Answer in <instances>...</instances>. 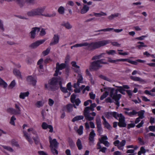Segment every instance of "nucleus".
Wrapping results in <instances>:
<instances>
[{
	"instance_id": "1",
	"label": "nucleus",
	"mask_w": 155,
	"mask_h": 155,
	"mask_svg": "<svg viewBox=\"0 0 155 155\" xmlns=\"http://www.w3.org/2000/svg\"><path fill=\"white\" fill-rule=\"evenodd\" d=\"M107 41L105 40L101 41L96 42H93L88 43L85 42L82 43L75 44L76 48L87 46V49L89 50H94L103 46L106 45Z\"/></svg>"
},
{
	"instance_id": "2",
	"label": "nucleus",
	"mask_w": 155,
	"mask_h": 155,
	"mask_svg": "<svg viewBox=\"0 0 155 155\" xmlns=\"http://www.w3.org/2000/svg\"><path fill=\"white\" fill-rule=\"evenodd\" d=\"M110 94V97L115 101V104L117 105L116 108L117 109L120 106L119 101L121 97V95L118 94L117 91H115L114 88L107 87V96Z\"/></svg>"
},
{
	"instance_id": "3",
	"label": "nucleus",
	"mask_w": 155,
	"mask_h": 155,
	"mask_svg": "<svg viewBox=\"0 0 155 155\" xmlns=\"http://www.w3.org/2000/svg\"><path fill=\"white\" fill-rule=\"evenodd\" d=\"M60 81H61L62 82L63 81V78L59 77L53 78L49 81L48 85L47 84H45V87L49 90L54 91L56 89V85L57 83H58L59 84Z\"/></svg>"
},
{
	"instance_id": "4",
	"label": "nucleus",
	"mask_w": 155,
	"mask_h": 155,
	"mask_svg": "<svg viewBox=\"0 0 155 155\" xmlns=\"http://www.w3.org/2000/svg\"><path fill=\"white\" fill-rule=\"evenodd\" d=\"M110 115L113 116L116 119L118 120L119 118V122L118 125L120 127H125L126 126V124L125 122V118L122 114H120L117 112H114L110 113Z\"/></svg>"
},
{
	"instance_id": "5",
	"label": "nucleus",
	"mask_w": 155,
	"mask_h": 155,
	"mask_svg": "<svg viewBox=\"0 0 155 155\" xmlns=\"http://www.w3.org/2000/svg\"><path fill=\"white\" fill-rule=\"evenodd\" d=\"M45 8V7H38L29 11L27 12V14L30 17L41 16L42 15Z\"/></svg>"
},
{
	"instance_id": "6",
	"label": "nucleus",
	"mask_w": 155,
	"mask_h": 155,
	"mask_svg": "<svg viewBox=\"0 0 155 155\" xmlns=\"http://www.w3.org/2000/svg\"><path fill=\"white\" fill-rule=\"evenodd\" d=\"M109 61L111 63H114L115 64H117V62L118 61H127L128 62L133 64H134L135 65H137L138 64L137 62L141 63H144L145 61L144 60H142L141 59H138L136 60V61H131L128 59H117L116 60H112L111 59H110Z\"/></svg>"
},
{
	"instance_id": "7",
	"label": "nucleus",
	"mask_w": 155,
	"mask_h": 155,
	"mask_svg": "<svg viewBox=\"0 0 155 155\" xmlns=\"http://www.w3.org/2000/svg\"><path fill=\"white\" fill-rule=\"evenodd\" d=\"M145 112V111L143 110H141L140 111L137 112L135 110H133L132 111L130 112H128L127 111H124V113L126 115L132 117L133 116L138 114V116H139L138 117L140 118L141 119H143L144 117V114Z\"/></svg>"
},
{
	"instance_id": "8",
	"label": "nucleus",
	"mask_w": 155,
	"mask_h": 155,
	"mask_svg": "<svg viewBox=\"0 0 155 155\" xmlns=\"http://www.w3.org/2000/svg\"><path fill=\"white\" fill-rule=\"evenodd\" d=\"M15 109L10 107L7 109V111L8 113L15 115L20 114L21 113L20 104L19 103L15 104Z\"/></svg>"
},
{
	"instance_id": "9",
	"label": "nucleus",
	"mask_w": 155,
	"mask_h": 155,
	"mask_svg": "<svg viewBox=\"0 0 155 155\" xmlns=\"http://www.w3.org/2000/svg\"><path fill=\"white\" fill-rule=\"evenodd\" d=\"M106 62L103 61V59H101L97 61H94L91 64V68L94 70H97L102 66V64H106Z\"/></svg>"
},
{
	"instance_id": "10",
	"label": "nucleus",
	"mask_w": 155,
	"mask_h": 155,
	"mask_svg": "<svg viewBox=\"0 0 155 155\" xmlns=\"http://www.w3.org/2000/svg\"><path fill=\"white\" fill-rule=\"evenodd\" d=\"M83 78L82 75L79 74L78 76L77 81L76 83H74L73 85V87L75 89L74 90V92L75 93H79L80 92V88H78L81 83H83Z\"/></svg>"
},
{
	"instance_id": "11",
	"label": "nucleus",
	"mask_w": 155,
	"mask_h": 155,
	"mask_svg": "<svg viewBox=\"0 0 155 155\" xmlns=\"http://www.w3.org/2000/svg\"><path fill=\"white\" fill-rule=\"evenodd\" d=\"M66 66V65L64 63H61L60 64L58 62H57L56 64V70L55 71V73L54 74V76H57L58 74L61 75V72L59 71V70H62L64 69Z\"/></svg>"
},
{
	"instance_id": "12",
	"label": "nucleus",
	"mask_w": 155,
	"mask_h": 155,
	"mask_svg": "<svg viewBox=\"0 0 155 155\" xmlns=\"http://www.w3.org/2000/svg\"><path fill=\"white\" fill-rule=\"evenodd\" d=\"M88 107H85L84 110V115L85 119L87 120L91 121L94 120V117H91L90 114V111H88Z\"/></svg>"
},
{
	"instance_id": "13",
	"label": "nucleus",
	"mask_w": 155,
	"mask_h": 155,
	"mask_svg": "<svg viewBox=\"0 0 155 155\" xmlns=\"http://www.w3.org/2000/svg\"><path fill=\"white\" fill-rule=\"evenodd\" d=\"M49 140L50 143V147L57 148L59 143L56 141L55 139L52 140L51 137L50 136L49 137Z\"/></svg>"
},
{
	"instance_id": "14",
	"label": "nucleus",
	"mask_w": 155,
	"mask_h": 155,
	"mask_svg": "<svg viewBox=\"0 0 155 155\" xmlns=\"http://www.w3.org/2000/svg\"><path fill=\"white\" fill-rule=\"evenodd\" d=\"M45 41V39L41 40L32 43L29 47L32 48H35L40 45L43 44Z\"/></svg>"
},
{
	"instance_id": "15",
	"label": "nucleus",
	"mask_w": 155,
	"mask_h": 155,
	"mask_svg": "<svg viewBox=\"0 0 155 155\" xmlns=\"http://www.w3.org/2000/svg\"><path fill=\"white\" fill-rule=\"evenodd\" d=\"M95 135L96 134L94 133V130L92 129L91 132L90 133L89 137V143L90 145H94V137Z\"/></svg>"
},
{
	"instance_id": "16",
	"label": "nucleus",
	"mask_w": 155,
	"mask_h": 155,
	"mask_svg": "<svg viewBox=\"0 0 155 155\" xmlns=\"http://www.w3.org/2000/svg\"><path fill=\"white\" fill-rule=\"evenodd\" d=\"M117 87L118 88L116 89L115 91H117V92H118V91H119L120 92H121L122 91H126L128 95L130 96V98L131 97L132 95V93L130 90H125L124 89H123L122 86H117Z\"/></svg>"
},
{
	"instance_id": "17",
	"label": "nucleus",
	"mask_w": 155,
	"mask_h": 155,
	"mask_svg": "<svg viewBox=\"0 0 155 155\" xmlns=\"http://www.w3.org/2000/svg\"><path fill=\"white\" fill-rule=\"evenodd\" d=\"M59 39V38L58 35H54L52 39L50 44V45L52 46L57 44L58 43Z\"/></svg>"
},
{
	"instance_id": "18",
	"label": "nucleus",
	"mask_w": 155,
	"mask_h": 155,
	"mask_svg": "<svg viewBox=\"0 0 155 155\" xmlns=\"http://www.w3.org/2000/svg\"><path fill=\"white\" fill-rule=\"evenodd\" d=\"M27 81L29 84H32L33 86L35 85L37 82L36 80L31 76H29L27 77Z\"/></svg>"
},
{
	"instance_id": "19",
	"label": "nucleus",
	"mask_w": 155,
	"mask_h": 155,
	"mask_svg": "<svg viewBox=\"0 0 155 155\" xmlns=\"http://www.w3.org/2000/svg\"><path fill=\"white\" fill-rule=\"evenodd\" d=\"M130 78L133 81H139L142 84H143L146 83V81L145 80L139 77L131 76L130 77Z\"/></svg>"
},
{
	"instance_id": "20",
	"label": "nucleus",
	"mask_w": 155,
	"mask_h": 155,
	"mask_svg": "<svg viewBox=\"0 0 155 155\" xmlns=\"http://www.w3.org/2000/svg\"><path fill=\"white\" fill-rule=\"evenodd\" d=\"M101 85L102 88L101 89V92L104 91V93L100 97V100H102L107 97V89L106 86L104 84H101Z\"/></svg>"
},
{
	"instance_id": "21",
	"label": "nucleus",
	"mask_w": 155,
	"mask_h": 155,
	"mask_svg": "<svg viewBox=\"0 0 155 155\" xmlns=\"http://www.w3.org/2000/svg\"><path fill=\"white\" fill-rule=\"evenodd\" d=\"M23 132L24 135L26 139L30 143L32 144L33 143V141L31 137L30 134L27 133L26 131L24 130H23Z\"/></svg>"
},
{
	"instance_id": "22",
	"label": "nucleus",
	"mask_w": 155,
	"mask_h": 155,
	"mask_svg": "<svg viewBox=\"0 0 155 155\" xmlns=\"http://www.w3.org/2000/svg\"><path fill=\"white\" fill-rule=\"evenodd\" d=\"M89 7L86 5H84L82 8H81L80 12L82 14L86 13L89 10Z\"/></svg>"
},
{
	"instance_id": "23",
	"label": "nucleus",
	"mask_w": 155,
	"mask_h": 155,
	"mask_svg": "<svg viewBox=\"0 0 155 155\" xmlns=\"http://www.w3.org/2000/svg\"><path fill=\"white\" fill-rule=\"evenodd\" d=\"M61 25L65 27L68 29L72 28V26L68 22H63L61 24Z\"/></svg>"
},
{
	"instance_id": "24",
	"label": "nucleus",
	"mask_w": 155,
	"mask_h": 155,
	"mask_svg": "<svg viewBox=\"0 0 155 155\" xmlns=\"http://www.w3.org/2000/svg\"><path fill=\"white\" fill-rule=\"evenodd\" d=\"M106 54L105 53H102L100 55H96L93 56L92 58V60H95L101 58L103 57L106 56Z\"/></svg>"
},
{
	"instance_id": "25",
	"label": "nucleus",
	"mask_w": 155,
	"mask_h": 155,
	"mask_svg": "<svg viewBox=\"0 0 155 155\" xmlns=\"http://www.w3.org/2000/svg\"><path fill=\"white\" fill-rule=\"evenodd\" d=\"M13 73L18 78L22 79L21 75L19 70L15 69L13 70Z\"/></svg>"
},
{
	"instance_id": "26",
	"label": "nucleus",
	"mask_w": 155,
	"mask_h": 155,
	"mask_svg": "<svg viewBox=\"0 0 155 155\" xmlns=\"http://www.w3.org/2000/svg\"><path fill=\"white\" fill-rule=\"evenodd\" d=\"M29 94V92L28 91L24 93L21 92L19 95V97L21 99H24L25 97H28Z\"/></svg>"
},
{
	"instance_id": "27",
	"label": "nucleus",
	"mask_w": 155,
	"mask_h": 155,
	"mask_svg": "<svg viewBox=\"0 0 155 155\" xmlns=\"http://www.w3.org/2000/svg\"><path fill=\"white\" fill-rule=\"evenodd\" d=\"M84 118V117L82 115L74 117L72 120V121L73 122H74L75 121L79 120H82Z\"/></svg>"
},
{
	"instance_id": "28",
	"label": "nucleus",
	"mask_w": 155,
	"mask_h": 155,
	"mask_svg": "<svg viewBox=\"0 0 155 155\" xmlns=\"http://www.w3.org/2000/svg\"><path fill=\"white\" fill-rule=\"evenodd\" d=\"M100 141L101 143H103L105 146L107 145V137L103 136L100 140Z\"/></svg>"
},
{
	"instance_id": "29",
	"label": "nucleus",
	"mask_w": 155,
	"mask_h": 155,
	"mask_svg": "<svg viewBox=\"0 0 155 155\" xmlns=\"http://www.w3.org/2000/svg\"><path fill=\"white\" fill-rule=\"evenodd\" d=\"M73 105L71 104H69L67 105L65 107L66 108L68 112H70L73 110Z\"/></svg>"
},
{
	"instance_id": "30",
	"label": "nucleus",
	"mask_w": 155,
	"mask_h": 155,
	"mask_svg": "<svg viewBox=\"0 0 155 155\" xmlns=\"http://www.w3.org/2000/svg\"><path fill=\"white\" fill-rule=\"evenodd\" d=\"M97 127L101 126V124L100 117L99 116H97L96 119Z\"/></svg>"
},
{
	"instance_id": "31",
	"label": "nucleus",
	"mask_w": 155,
	"mask_h": 155,
	"mask_svg": "<svg viewBox=\"0 0 155 155\" xmlns=\"http://www.w3.org/2000/svg\"><path fill=\"white\" fill-rule=\"evenodd\" d=\"M59 85L61 90L64 93H66L68 92L67 89L65 87H63L62 86V83L61 81H59Z\"/></svg>"
},
{
	"instance_id": "32",
	"label": "nucleus",
	"mask_w": 155,
	"mask_h": 155,
	"mask_svg": "<svg viewBox=\"0 0 155 155\" xmlns=\"http://www.w3.org/2000/svg\"><path fill=\"white\" fill-rule=\"evenodd\" d=\"M44 102L42 101H37L35 104V106L38 108H39L43 106Z\"/></svg>"
},
{
	"instance_id": "33",
	"label": "nucleus",
	"mask_w": 155,
	"mask_h": 155,
	"mask_svg": "<svg viewBox=\"0 0 155 155\" xmlns=\"http://www.w3.org/2000/svg\"><path fill=\"white\" fill-rule=\"evenodd\" d=\"M76 145L79 150H81L82 149V145L81 141L79 139H78L76 143Z\"/></svg>"
},
{
	"instance_id": "34",
	"label": "nucleus",
	"mask_w": 155,
	"mask_h": 155,
	"mask_svg": "<svg viewBox=\"0 0 155 155\" xmlns=\"http://www.w3.org/2000/svg\"><path fill=\"white\" fill-rule=\"evenodd\" d=\"M68 141L70 147H73L75 146V144L72 139L70 138H68Z\"/></svg>"
},
{
	"instance_id": "35",
	"label": "nucleus",
	"mask_w": 155,
	"mask_h": 155,
	"mask_svg": "<svg viewBox=\"0 0 155 155\" xmlns=\"http://www.w3.org/2000/svg\"><path fill=\"white\" fill-rule=\"evenodd\" d=\"M96 106V105L95 103H91L90 107H88V111H93L94 110V108Z\"/></svg>"
},
{
	"instance_id": "36",
	"label": "nucleus",
	"mask_w": 155,
	"mask_h": 155,
	"mask_svg": "<svg viewBox=\"0 0 155 155\" xmlns=\"http://www.w3.org/2000/svg\"><path fill=\"white\" fill-rule=\"evenodd\" d=\"M20 7H22L25 4L24 0H15Z\"/></svg>"
},
{
	"instance_id": "37",
	"label": "nucleus",
	"mask_w": 155,
	"mask_h": 155,
	"mask_svg": "<svg viewBox=\"0 0 155 155\" xmlns=\"http://www.w3.org/2000/svg\"><path fill=\"white\" fill-rule=\"evenodd\" d=\"M146 150L143 147H141L140 150L138 152V155H141L142 153L144 154L146 153Z\"/></svg>"
},
{
	"instance_id": "38",
	"label": "nucleus",
	"mask_w": 155,
	"mask_h": 155,
	"mask_svg": "<svg viewBox=\"0 0 155 155\" xmlns=\"http://www.w3.org/2000/svg\"><path fill=\"white\" fill-rule=\"evenodd\" d=\"M126 141L125 140H123L120 143L119 145V146L118 147V149L120 150L121 149V147H123L126 144Z\"/></svg>"
},
{
	"instance_id": "39",
	"label": "nucleus",
	"mask_w": 155,
	"mask_h": 155,
	"mask_svg": "<svg viewBox=\"0 0 155 155\" xmlns=\"http://www.w3.org/2000/svg\"><path fill=\"white\" fill-rule=\"evenodd\" d=\"M56 13H53L52 14H50L48 13H47L46 14H43L41 16H44L46 17H52L55 16L56 15Z\"/></svg>"
},
{
	"instance_id": "40",
	"label": "nucleus",
	"mask_w": 155,
	"mask_h": 155,
	"mask_svg": "<svg viewBox=\"0 0 155 155\" xmlns=\"http://www.w3.org/2000/svg\"><path fill=\"white\" fill-rule=\"evenodd\" d=\"M64 9L63 7H60L58 10V12L61 14H63L64 13Z\"/></svg>"
},
{
	"instance_id": "41",
	"label": "nucleus",
	"mask_w": 155,
	"mask_h": 155,
	"mask_svg": "<svg viewBox=\"0 0 155 155\" xmlns=\"http://www.w3.org/2000/svg\"><path fill=\"white\" fill-rule=\"evenodd\" d=\"M83 127L82 125L79 127V129L77 130V132L79 135L82 134L83 133Z\"/></svg>"
},
{
	"instance_id": "42",
	"label": "nucleus",
	"mask_w": 155,
	"mask_h": 155,
	"mask_svg": "<svg viewBox=\"0 0 155 155\" xmlns=\"http://www.w3.org/2000/svg\"><path fill=\"white\" fill-rule=\"evenodd\" d=\"M2 147L4 149L10 151V152H13V149H12V148L11 147H10L9 146L2 145Z\"/></svg>"
},
{
	"instance_id": "43",
	"label": "nucleus",
	"mask_w": 155,
	"mask_h": 155,
	"mask_svg": "<svg viewBox=\"0 0 155 155\" xmlns=\"http://www.w3.org/2000/svg\"><path fill=\"white\" fill-rule=\"evenodd\" d=\"M138 44H140V45H138L137 46V47L139 49H140L142 47H146L147 46L146 45H144L143 42L140 41H139L137 42Z\"/></svg>"
},
{
	"instance_id": "44",
	"label": "nucleus",
	"mask_w": 155,
	"mask_h": 155,
	"mask_svg": "<svg viewBox=\"0 0 155 155\" xmlns=\"http://www.w3.org/2000/svg\"><path fill=\"white\" fill-rule=\"evenodd\" d=\"M16 83L15 80H13L8 86V87L10 89L13 88L15 85Z\"/></svg>"
},
{
	"instance_id": "45",
	"label": "nucleus",
	"mask_w": 155,
	"mask_h": 155,
	"mask_svg": "<svg viewBox=\"0 0 155 155\" xmlns=\"http://www.w3.org/2000/svg\"><path fill=\"white\" fill-rule=\"evenodd\" d=\"M94 15L96 17H100L102 16L106 15V14L105 13H104L102 12H101L99 13H94Z\"/></svg>"
},
{
	"instance_id": "46",
	"label": "nucleus",
	"mask_w": 155,
	"mask_h": 155,
	"mask_svg": "<svg viewBox=\"0 0 155 155\" xmlns=\"http://www.w3.org/2000/svg\"><path fill=\"white\" fill-rule=\"evenodd\" d=\"M50 49L51 48L48 47V48L46 49L42 53L44 55V56H46L48 55L49 54L50 51Z\"/></svg>"
},
{
	"instance_id": "47",
	"label": "nucleus",
	"mask_w": 155,
	"mask_h": 155,
	"mask_svg": "<svg viewBox=\"0 0 155 155\" xmlns=\"http://www.w3.org/2000/svg\"><path fill=\"white\" fill-rule=\"evenodd\" d=\"M52 153L54 155H57L58 154V152L57 150L56 149V148L50 147Z\"/></svg>"
},
{
	"instance_id": "48",
	"label": "nucleus",
	"mask_w": 155,
	"mask_h": 155,
	"mask_svg": "<svg viewBox=\"0 0 155 155\" xmlns=\"http://www.w3.org/2000/svg\"><path fill=\"white\" fill-rule=\"evenodd\" d=\"M16 120V118L14 116H13L11 117L10 121V124L12 125H13L14 126L15 125V123L14 122V121Z\"/></svg>"
},
{
	"instance_id": "49",
	"label": "nucleus",
	"mask_w": 155,
	"mask_h": 155,
	"mask_svg": "<svg viewBox=\"0 0 155 155\" xmlns=\"http://www.w3.org/2000/svg\"><path fill=\"white\" fill-rule=\"evenodd\" d=\"M137 140L138 141V143L141 145H144L145 144V142L143 141V139L140 137H139Z\"/></svg>"
},
{
	"instance_id": "50",
	"label": "nucleus",
	"mask_w": 155,
	"mask_h": 155,
	"mask_svg": "<svg viewBox=\"0 0 155 155\" xmlns=\"http://www.w3.org/2000/svg\"><path fill=\"white\" fill-rule=\"evenodd\" d=\"M119 15V14L118 13L112 14L108 17V18L110 20L114 18L117 17Z\"/></svg>"
},
{
	"instance_id": "51",
	"label": "nucleus",
	"mask_w": 155,
	"mask_h": 155,
	"mask_svg": "<svg viewBox=\"0 0 155 155\" xmlns=\"http://www.w3.org/2000/svg\"><path fill=\"white\" fill-rule=\"evenodd\" d=\"M0 84L2 85L5 88L7 87L8 85L7 84L1 79H0Z\"/></svg>"
},
{
	"instance_id": "52",
	"label": "nucleus",
	"mask_w": 155,
	"mask_h": 155,
	"mask_svg": "<svg viewBox=\"0 0 155 155\" xmlns=\"http://www.w3.org/2000/svg\"><path fill=\"white\" fill-rule=\"evenodd\" d=\"M25 2L29 4L33 5L35 3V0H25Z\"/></svg>"
},
{
	"instance_id": "53",
	"label": "nucleus",
	"mask_w": 155,
	"mask_h": 155,
	"mask_svg": "<svg viewBox=\"0 0 155 155\" xmlns=\"http://www.w3.org/2000/svg\"><path fill=\"white\" fill-rule=\"evenodd\" d=\"M33 139L36 144H37L39 143V139L38 135H36L35 137H33Z\"/></svg>"
},
{
	"instance_id": "54",
	"label": "nucleus",
	"mask_w": 155,
	"mask_h": 155,
	"mask_svg": "<svg viewBox=\"0 0 155 155\" xmlns=\"http://www.w3.org/2000/svg\"><path fill=\"white\" fill-rule=\"evenodd\" d=\"M28 132H31V133L33 134H35L36 136V135H38L37 134V132H36L32 128H29L28 130Z\"/></svg>"
},
{
	"instance_id": "55",
	"label": "nucleus",
	"mask_w": 155,
	"mask_h": 155,
	"mask_svg": "<svg viewBox=\"0 0 155 155\" xmlns=\"http://www.w3.org/2000/svg\"><path fill=\"white\" fill-rule=\"evenodd\" d=\"M49 125H48L45 122H43L41 125V127L43 129H47Z\"/></svg>"
},
{
	"instance_id": "56",
	"label": "nucleus",
	"mask_w": 155,
	"mask_h": 155,
	"mask_svg": "<svg viewBox=\"0 0 155 155\" xmlns=\"http://www.w3.org/2000/svg\"><path fill=\"white\" fill-rule=\"evenodd\" d=\"M12 145V146H15L16 147H18L19 146L17 142L15 140H12L11 141Z\"/></svg>"
},
{
	"instance_id": "57",
	"label": "nucleus",
	"mask_w": 155,
	"mask_h": 155,
	"mask_svg": "<svg viewBox=\"0 0 155 155\" xmlns=\"http://www.w3.org/2000/svg\"><path fill=\"white\" fill-rule=\"evenodd\" d=\"M76 98V95L74 94H72L71 97V101L72 103H74V101Z\"/></svg>"
},
{
	"instance_id": "58",
	"label": "nucleus",
	"mask_w": 155,
	"mask_h": 155,
	"mask_svg": "<svg viewBox=\"0 0 155 155\" xmlns=\"http://www.w3.org/2000/svg\"><path fill=\"white\" fill-rule=\"evenodd\" d=\"M35 30L34 28H32L31 31L30 32V37L32 39H34L35 38V35L33 34V31Z\"/></svg>"
},
{
	"instance_id": "59",
	"label": "nucleus",
	"mask_w": 155,
	"mask_h": 155,
	"mask_svg": "<svg viewBox=\"0 0 155 155\" xmlns=\"http://www.w3.org/2000/svg\"><path fill=\"white\" fill-rule=\"evenodd\" d=\"M54 103V101L51 98H49L48 100V104L50 106H52Z\"/></svg>"
},
{
	"instance_id": "60",
	"label": "nucleus",
	"mask_w": 155,
	"mask_h": 155,
	"mask_svg": "<svg viewBox=\"0 0 155 155\" xmlns=\"http://www.w3.org/2000/svg\"><path fill=\"white\" fill-rule=\"evenodd\" d=\"M71 64L72 66L74 67V68H80L79 66L77 65L76 62L75 61H72L71 63Z\"/></svg>"
},
{
	"instance_id": "61",
	"label": "nucleus",
	"mask_w": 155,
	"mask_h": 155,
	"mask_svg": "<svg viewBox=\"0 0 155 155\" xmlns=\"http://www.w3.org/2000/svg\"><path fill=\"white\" fill-rule=\"evenodd\" d=\"M34 28L35 29V30L33 31V34H34L35 35H36V32L37 33L40 30V28H39L38 27H35L33 28Z\"/></svg>"
},
{
	"instance_id": "62",
	"label": "nucleus",
	"mask_w": 155,
	"mask_h": 155,
	"mask_svg": "<svg viewBox=\"0 0 155 155\" xmlns=\"http://www.w3.org/2000/svg\"><path fill=\"white\" fill-rule=\"evenodd\" d=\"M34 28L35 29V30L33 31V34H34L35 35H36V32L37 33L40 30V28H39L38 27H35L33 28Z\"/></svg>"
},
{
	"instance_id": "63",
	"label": "nucleus",
	"mask_w": 155,
	"mask_h": 155,
	"mask_svg": "<svg viewBox=\"0 0 155 155\" xmlns=\"http://www.w3.org/2000/svg\"><path fill=\"white\" fill-rule=\"evenodd\" d=\"M111 45L114 46L120 47V45L117 42H111Z\"/></svg>"
},
{
	"instance_id": "64",
	"label": "nucleus",
	"mask_w": 155,
	"mask_h": 155,
	"mask_svg": "<svg viewBox=\"0 0 155 155\" xmlns=\"http://www.w3.org/2000/svg\"><path fill=\"white\" fill-rule=\"evenodd\" d=\"M135 126V124L134 123L129 124L127 125V129H130V128H133Z\"/></svg>"
}]
</instances>
